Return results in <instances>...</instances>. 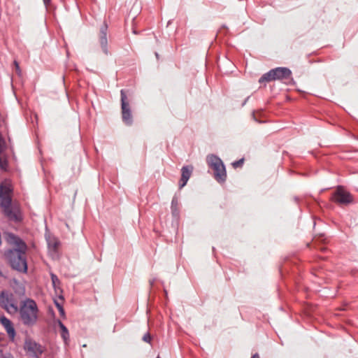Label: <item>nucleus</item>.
<instances>
[{"instance_id":"nucleus-23","label":"nucleus","mask_w":358,"mask_h":358,"mask_svg":"<svg viewBox=\"0 0 358 358\" xmlns=\"http://www.w3.org/2000/svg\"><path fill=\"white\" fill-rule=\"evenodd\" d=\"M43 1L45 6L48 7L50 4L51 0H43Z\"/></svg>"},{"instance_id":"nucleus-16","label":"nucleus","mask_w":358,"mask_h":358,"mask_svg":"<svg viewBox=\"0 0 358 358\" xmlns=\"http://www.w3.org/2000/svg\"><path fill=\"white\" fill-rule=\"evenodd\" d=\"M243 161H244L243 159H241L239 160L235 161L234 162L232 163L233 167L236 169V168L241 166L242 164H243Z\"/></svg>"},{"instance_id":"nucleus-19","label":"nucleus","mask_w":358,"mask_h":358,"mask_svg":"<svg viewBox=\"0 0 358 358\" xmlns=\"http://www.w3.org/2000/svg\"><path fill=\"white\" fill-rule=\"evenodd\" d=\"M143 341L145 342H147V343H150V341H151V336H150V334L149 333H146L143 337Z\"/></svg>"},{"instance_id":"nucleus-9","label":"nucleus","mask_w":358,"mask_h":358,"mask_svg":"<svg viewBox=\"0 0 358 358\" xmlns=\"http://www.w3.org/2000/svg\"><path fill=\"white\" fill-rule=\"evenodd\" d=\"M0 322L6 329L9 338L13 341L15 337V330L12 322L5 316H2L0 317Z\"/></svg>"},{"instance_id":"nucleus-25","label":"nucleus","mask_w":358,"mask_h":358,"mask_svg":"<svg viewBox=\"0 0 358 358\" xmlns=\"http://www.w3.org/2000/svg\"><path fill=\"white\" fill-rule=\"evenodd\" d=\"M0 276L1 277H3V278H6V275L5 273L3 271H1V269H0Z\"/></svg>"},{"instance_id":"nucleus-11","label":"nucleus","mask_w":358,"mask_h":358,"mask_svg":"<svg viewBox=\"0 0 358 358\" xmlns=\"http://www.w3.org/2000/svg\"><path fill=\"white\" fill-rule=\"evenodd\" d=\"M275 80L287 79L290 77L292 72L286 67H278L272 69Z\"/></svg>"},{"instance_id":"nucleus-22","label":"nucleus","mask_w":358,"mask_h":358,"mask_svg":"<svg viewBox=\"0 0 358 358\" xmlns=\"http://www.w3.org/2000/svg\"><path fill=\"white\" fill-rule=\"evenodd\" d=\"M58 310L60 313V315L63 317H65V312L63 307H59V309Z\"/></svg>"},{"instance_id":"nucleus-17","label":"nucleus","mask_w":358,"mask_h":358,"mask_svg":"<svg viewBox=\"0 0 358 358\" xmlns=\"http://www.w3.org/2000/svg\"><path fill=\"white\" fill-rule=\"evenodd\" d=\"M7 166V162L0 156V168L3 170H6Z\"/></svg>"},{"instance_id":"nucleus-18","label":"nucleus","mask_w":358,"mask_h":358,"mask_svg":"<svg viewBox=\"0 0 358 358\" xmlns=\"http://www.w3.org/2000/svg\"><path fill=\"white\" fill-rule=\"evenodd\" d=\"M177 205H178V200L176 198L174 197L171 201V208H172L173 211L176 210Z\"/></svg>"},{"instance_id":"nucleus-21","label":"nucleus","mask_w":358,"mask_h":358,"mask_svg":"<svg viewBox=\"0 0 358 358\" xmlns=\"http://www.w3.org/2000/svg\"><path fill=\"white\" fill-rule=\"evenodd\" d=\"M48 245L50 247H52L54 249H56L57 248L58 243L55 241L53 243L49 242Z\"/></svg>"},{"instance_id":"nucleus-4","label":"nucleus","mask_w":358,"mask_h":358,"mask_svg":"<svg viewBox=\"0 0 358 358\" xmlns=\"http://www.w3.org/2000/svg\"><path fill=\"white\" fill-rule=\"evenodd\" d=\"M208 166L214 171V177L219 182H224L227 178L225 166L222 160L214 155L207 157Z\"/></svg>"},{"instance_id":"nucleus-10","label":"nucleus","mask_w":358,"mask_h":358,"mask_svg":"<svg viewBox=\"0 0 358 358\" xmlns=\"http://www.w3.org/2000/svg\"><path fill=\"white\" fill-rule=\"evenodd\" d=\"M107 29H108V26L106 24L104 23L100 28V33H99V43H100V45H101L103 52L106 55L108 53V50L107 48V45H108Z\"/></svg>"},{"instance_id":"nucleus-8","label":"nucleus","mask_w":358,"mask_h":358,"mask_svg":"<svg viewBox=\"0 0 358 358\" xmlns=\"http://www.w3.org/2000/svg\"><path fill=\"white\" fill-rule=\"evenodd\" d=\"M24 349L29 352L32 353L36 358L43 352V348L31 339H27L24 343Z\"/></svg>"},{"instance_id":"nucleus-6","label":"nucleus","mask_w":358,"mask_h":358,"mask_svg":"<svg viewBox=\"0 0 358 358\" xmlns=\"http://www.w3.org/2000/svg\"><path fill=\"white\" fill-rule=\"evenodd\" d=\"M331 201L340 205L348 206L353 202V196L343 186H338L332 193Z\"/></svg>"},{"instance_id":"nucleus-3","label":"nucleus","mask_w":358,"mask_h":358,"mask_svg":"<svg viewBox=\"0 0 358 358\" xmlns=\"http://www.w3.org/2000/svg\"><path fill=\"white\" fill-rule=\"evenodd\" d=\"M20 317L22 322L26 326H33L38 319V307L36 302L27 299L22 302L20 309Z\"/></svg>"},{"instance_id":"nucleus-5","label":"nucleus","mask_w":358,"mask_h":358,"mask_svg":"<svg viewBox=\"0 0 358 358\" xmlns=\"http://www.w3.org/2000/svg\"><path fill=\"white\" fill-rule=\"evenodd\" d=\"M0 306L10 315L18 312L17 301L9 291L3 290L0 292Z\"/></svg>"},{"instance_id":"nucleus-15","label":"nucleus","mask_w":358,"mask_h":358,"mask_svg":"<svg viewBox=\"0 0 358 358\" xmlns=\"http://www.w3.org/2000/svg\"><path fill=\"white\" fill-rule=\"evenodd\" d=\"M50 275H51L52 285L55 287V289H56L60 283L59 280L57 278V276L54 273H51Z\"/></svg>"},{"instance_id":"nucleus-2","label":"nucleus","mask_w":358,"mask_h":358,"mask_svg":"<svg viewBox=\"0 0 358 358\" xmlns=\"http://www.w3.org/2000/svg\"><path fill=\"white\" fill-rule=\"evenodd\" d=\"M11 189L8 184L2 183L0 185V199L1 207L3 208L6 217L10 221L20 222L21 214L20 208L17 205L11 203Z\"/></svg>"},{"instance_id":"nucleus-7","label":"nucleus","mask_w":358,"mask_h":358,"mask_svg":"<svg viewBox=\"0 0 358 358\" xmlns=\"http://www.w3.org/2000/svg\"><path fill=\"white\" fill-rule=\"evenodd\" d=\"M120 94L122 120L126 124L131 125L132 123V115L129 100L124 90H121Z\"/></svg>"},{"instance_id":"nucleus-14","label":"nucleus","mask_w":358,"mask_h":358,"mask_svg":"<svg viewBox=\"0 0 358 358\" xmlns=\"http://www.w3.org/2000/svg\"><path fill=\"white\" fill-rule=\"evenodd\" d=\"M275 76L273 73H272V69L270 70L268 72L264 73L259 80V82L260 83L264 82H270L272 80H275Z\"/></svg>"},{"instance_id":"nucleus-13","label":"nucleus","mask_w":358,"mask_h":358,"mask_svg":"<svg viewBox=\"0 0 358 358\" xmlns=\"http://www.w3.org/2000/svg\"><path fill=\"white\" fill-rule=\"evenodd\" d=\"M57 324L61 329V336L64 339V342L66 343L69 339V330L60 320L57 321Z\"/></svg>"},{"instance_id":"nucleus-26","label":"nucleus","mask_w":358,"mask_h":358,"mask_svg":"<svg viewBox=\"0 0 358 358\" xmlns=\"http://www.w3.org/2000/svg\"><path fill=\"white\" fill-rule=\"evenodd\" d=\"M251 358H259V356L257 353L253 355Z\"/></svg>"},{"instance_id":"nucleus-1","label":"nucleus","mask_w":358,"mask_h":358,"mask_svg":"<svg viewBox=\"0 0 358 358\" xmlns=\"http://www.w3.org/2000/svg\"><path fill=\"white\" fill-rule=\"evenodd\" d=\"M6 239L10 244L15 246V248L9 250L6 252V257L8 259L10 266L15 270L22 273H27V245L19 237L15 236L13 234H8Z\"/></svg>"},{"instance_id":"nucleus-24","label":"nucleus","mask_w":358,"mask_h":358,"mask_svg":"<svg viewBox=\"0 0 358 358\" xmlns=\"http://www.w3.org/2000/svg\"><path fill=\"white\" fill-rule=\"evenodd\" d=\"M55 303L58 310L59 309V307H63L62 305L60 303H59L57 301H55Z\"/></svg>"},{"instance_id":"nucleus-20","label":"nucleus","mask_w":358,"mask_h":358,"mask_svg":"<svg viewBox=\"0 0 358 358\" xmlns=\"http://www.w3.org/2000/svg\"><path fill=\"white\" fill-rule=\"evenodd\" d=\"M14 65H15V69L16 73L20 76L21 74V70L20 69L19 64L16 61H15Z\"/></svg>"},{"instance_id":"nucleus-12","label":"nucleus","mask_w":358,"mask_h":358,"mask_svg":"<svg viewBox=\"0 0 358 358\" xmlns=\"http://www.w3.org/2000/svg\"><path fill=\"white\" fill-rule=\"evenodd\" d=\"M193 171V167L191 166H183L181 169V179L180 182V187H183L187 182Z\"/></svg>"},{"instance_id":"nucleus-28","label":"nucleus","mask_w":358,"mask_h":358,"mask_svg":"<svg viewBox=\"0 0 358 358\" xmlns=\"http://www.w3.org/2000/svg\"><path fill=\"white\" fill-rule=\"evenodd\" d=\"M36 358H39V357H36Z\"/></svg>"},{"instance_id":"nucleus-27","label":"nucleus","mask_w":358,"mask_h":358,"mask_svg":"<svg viewBox=\"0 0 358 358\" xmlns=\"http://www.w3.org/2000/svg\"><path fill=\"white\" fill-rule=\"evenodd\" d=\"M157 358H161L159 356H157Z\"/></svg>"}]
</instances>
